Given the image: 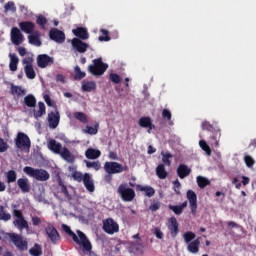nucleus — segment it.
<instances>
[{"mask_svg":"<svg viewBox=\"0 0 256 256\" xmlns=\"http://www.w3.org/2000/svg\"><path fill=\"white\" fill-rule=\"evenodd\" d=\"M62 229L67 233V235H69V237L73 239L74 243L83 247V251L86 253H91V251H93L91 241H89L87 235L81 232V230H77V234H75V232L71 231V227L67 226V224H63Z\"/></svg>","mask_w":256,"mask_h":256,"instance_id":"obj_1","label":"nucleus"},{"mask_svg":"<svg viewBox=\"0 0 256 256\" xmlns=\"http://www.w3.org/2000/svg\"><path fill=\"white\" fill-rule=\"evenodd\" d=\"M23 172L28 175V177H32V179H36V181H49L51 175L45 169L33 168L31 166H26L23 168Z\"/></svg>","mask_w":256,"mask_h":256,"instance_id":"obj_2","label":"nucleus"},{"mask_svg":"<svg viewBox=\"0 0 256 256\" xmlns=\"http://www.w3.org/2000/svg\"><path fill=\"white\" fill-rule=\"evenodd\" d=\"M107 69H109V65L104 63L102 58H97L93 60V64L88 66V73L94 77H101Z\"/></svg>","mask_w":256,"mask_h":256,"instance_id":"obj_3","label":"nucleus"},{"mask_svg":"<svg viewBox=\"0 0 256 256\" xmlns=\"http://www.w3.org/2000/svg\"><path fill=\"white\" fill-rule=\"evenodd\" d=\"M104 171L112 175H117V173L129 171V166L123 165L118 162H105Z\"/></svg>","mask_w":256,"mask_h":256,"instance_id":"obj_4","label":"nucleus"},{"mask_svg":"<svg viewBox=\"0 0 256 256\" xmlns=\"http://www.w3.org/2000/svg\"><path fill=\"white\" fill-rule=\"evenodd\" d=\"M10 241L15 245L18 251H27L29 249V242L17 233H10Z\"/></svg>","mask_w":256,"mask_h":256,"instance_id":"obj_5","label":"nucleus"},{"mask_svg":"<svg viewBox=\"0 0 256 256\" xmlns=\"http://www.w3.org/2000/svg\"><path fill=\"white\" fill-rule=\"evenodd\" d=\"M202 131H209L210 133H213L211 136L212 141H214L215 147H219V139H221V131L215 129L214 126H212L209 121L202 122Z\"/></svg>","mask_w":256,"mask_h":256,"instance_id":"obj_6","label":"nucleus"},{"mask_svg":"<svg viewBox=\"0 0 256 256\" xmlns=\"http://www.w3.org/2000/svg\"><path fill=\"white\" fill-rule=\"evenodd\" d=\"M102 229L107 235H115V233H119V223L114 221L113 218H107L103 220Z\"/></svg>","mask_w":256,"mask_h":256,"instance_id":"obj_7","label":"nucleus"},{"mask_svg":"<svg viewBox=\"0 0 256 256\" xmlns=\"http://www.w3.org/2000/svg\"><path fill=\"white\" fill-rule=\"evenodd\" d=\"M118 193L122 201L131 202L135 199V190L133 188H127L125 184H121L118 187Z\"/></svg>","mask_w":256,"mask_h":256,"instance_id":"obj_8","label":"nucleus"},{"mask_svg":"<svg viewBox=\"0 0 256 256\" xmlns=\"http://www.w3.org/2000/svg\"><path fill=\"white\" fill-rule=\"evenodd\" d=\"M17 149H31V139L23 132H19L15 139Z\"/></svg>","mask_w":256,"mask_h":256,"instance_id":"obj_9","label":"nucleus"},{"mask_svg":"<svg viewBox=\"0 0 256 256\" xmlns=\"http://www.w3.org/2000/svg\"><path fill=\"white\" fill-rule=\"evenodd\" d=\"M36 61L40 69H46V67H50L55 63V58L47 54H40L37 56Z\"/></svg>","mask_w":256,"mask_h":256,"instance_id":"obj_10","label":"nucleus"},{"mask_svg":"<svg viewBox=\"0 0 256 256\" xmlns=\"http://www.w3.org/2000/svg\"><path fill=\"white\" fill-rule=\"evenodd\" d=\"M167 227L169 229L171 237L175 239L179 235V222L174 216L168 219Z\"/></svg>","mask_w":256,"mask_h":256,"instance_id":"obj_11","label":"nucleus"},{"mask_svg":"<svg viewBox=\"0 0 256 256\" xmlns=\"http://www.w3.org/2000/svg\"><path fill=\"white\" fill-rule=\"evenodd\" d=\"M10 37L13 45H21V43H23V39H25L21 30L17 27H13L11 29Z\"/></svg>","mask_w":256,"mask_h":256,"instance_id":"obj_12","label":"nucleus"},{"mask_svg":"<svg viewBox=\"0 0 256 256\" xmlns=\"http://www.w3.org/2000/svg\"><path fill=\"white\" fill-rule=\"evenodd\" d=\"M49 37L55 43H65V33L57 28H52L49 32Z\"/></svg>","mask_w":256,"mask_h":256,"instance_id":"obj_13","label":"nucleus"},{"mask_svg":"<svg viewBox=\"0 0 256 256\" xmlns=\"http://www.w3.org/2000/svg\"><path fill=\"white\" fill-rule=\"evenodd\" d=\"M186 197L190 203V209H191L192 215H196L197 214V194L193 190H188Z\"/></svg>","mask_w":256,"mask_h":256,"instance_id":"obj_14","label":"nucleus"},{"mask_svg":"<svg viewBox=\"0 0 256 256\" xmlns=\"http://www.w3.org/2000/svg\"><path fill=\"white\" fill-rule=\"evenodd\" d=\"M72 47L78 53H87V49H89V44L83 42V40H81L79 38H73L72 39Z\"/></svg>","mask_w":256,"mask_h":256,"instance_id":"obj_15","label":"nucleus"},{"mask_svg":"<svg viewBox=\"0 0 256 256\" xmlns=\"http://www.w3.org/2000/svg\"><path fill=\"white\" fill-rule=\"evenodd\" d=\"M31 59H24L23 64L24 66V71L27 79H35L37 77V73H35V69L33 68V64L31 63Z\"/></svg>","mask_w":256,"mask_h":256,"instance_id":"obj_16","label":"nucleus"},{"mask_svg":"<svg viewBox=\"0 0 256 256\" xmlns=\"http://www.w3.org/2000/svg\"><path fill=\"white\" fill-rule=\"evenodd\" d=\"M45 231L46 235H48V238L50 239V241H52V243H57V241H59V239L61 238V236H59V232L57 231V229L49 223Z\"/></svg>","mask_w":256,"mask_h":256,"instance_id":"obj_17","label":"nucleus"},{"mask_svg":"<svg viewBox=\"0 0 256 256\" xmlns=\"http://www.w3.org/2000/svg\"><path fill=\"white\" fill-rule=\"evenodd\" d=\"M61 119V116L58 112H50L48 114V123L50 129H57L59 127V121Z\"/></svg>","mask_w":256,"mask_h":256,"instance_id":"obj_18","label":"nucleus"},{"mask_svg":"<svg viewBox=\"0 0 256 256\" xmlns=\"http://www.w3.org/2000/svg\"><path fill=\"white\" fill-rule=\"evenodd\" d=\"M176 173L179 179H185L191 175V168H189V166L186 164H179L176 169Z\"/></svg>","mask_w":256,"mask_h":256,"instance_id":"obj_19","label":"nucleus"},{"mask_svg":"<svg viewBox=\"0 0 256 256\" xmlns=\"http://www.w3.org/2000/svg\"><path fill=\"white\" fill-rule=\"evenodd\" d=\"M19 27L23 33H26L27 35L33 34V31H35V23L31 21H23L19 23Z\"/></svg>","mask_w":256,"mask_h":256,"instance_id":"obj_20","label":"nucleus"},{"mask_svg":"<svg viewBox=\"0 0 256 256\" xmlns=\"http://www.w3.org/2000/svg\"><path fill=\"white\" fill-rule=\"evenodd\" d=\"M28 43L30 45H34V47H41V45H43L39 31H36L28 36Z\"/></svg>","mask_w":256,"mask_h":256,"instance_id":"obj_21","label":"nucleus"},{"mask_svg":"<svg viewBox=\"0 0 256 256\" xmlns=\"http://www.w3.org/2000/svg\"><path fill=\"white\" fill-rule=\"evenodd\" d=\"M73 35L81 39L82 41H87L89 39V32H87V28L84 27H77L76 29L72 30Z\"/></svg>","mask_w":256,"mask_h":256,"instance_id":"obj_22","label":"nucleus"},{"mask_svg":"<svg viewBox=\"0 0 256 256\" xmlns=\"http://www.w3.org/2000/svg\"><path fill=\"white\" fill-rule=\"evenodd\" d=\"M60 155L62 159H64V161H66L67 163H71L72 165L73 163H75V155H73V153L69 151V148L67 147L62 148Z\"/></svg>","mask_w":256,"mask_h":256,"instance_id":"obj_23","label":"nucleus"},{"mask_svg":"<svg viewBox=\"0 0 256 256\" xmlns=\"http://www.w3.org/2000/svg\"><path fill=\"white\" fill-rule=\"evenodd\" d=\"M17 185L22 193H29V191H31V185L29 184V179L27 178H19L17 180Z\"/></svg>","mask_w":256,"mask_h":256,"instance_id":"obj_24","label":"nucleus"},{"mask_svg":"<svg viewBox=\"0 0 256 256\" xmlns=\"http://www.w3.org/2000/svg\"><path fill=\"white\" fill-rule=\"evenodd\" d=\"M84 187L89 191V193H93L95 191V183L93 182V179L91 178V175L89 173L84 174V180H83Z\"/></svg>","mask_w":256,"mask_h":256,"instance_id":"obj_25","label":"nucleus"},{"mask_svg":"<svg viewBox=\"0 0 256 256\" xmlns=\"http://www.w3.org/2000/svg\"><path fill=\"white\" fill-rule=\"evenodd\" d=\"M199 245H201V237H198L197 239L188 243L187 251H189V253H193V254L199 253Z\"/></svg>","mask_w":256,"mask_h":256,"instance_id":"obj_26","label":"nucleus"},{"mask_svg":"<svg viewBox=\"0 0 256 256\" xmlns=\"http://www.w3.org/2000/svg\"><path fill=\"white\" fill-rule=\"evenodd\" d=\"M48 149H50V151H53V153L61 155V149H63V146L61 145V143L57 142V140L52 139L48 142Z\"/></svg>","mask_w":256,"mask_h":256,"instance_id":"obj_27","label":"nucleus"},{"mask_svg":"<svg viewBox=\"0 0 256 256\" xmlns=\"http://www.w3.org/2000/svg\"><path fill=\"white\" fill-rule=\"evenodd\" d=\"M85 157L86 159H92V160L99 159V157H101V151L95 148H88L85 151Z\"/></svg>","mask_w":256,"mask_h":256,"instance_id":"obj_28","label":"nucleus"},{"mask_svg":"<svg viewBox=\"0 0 256 256\" xmlns=\"http://www.w3.org/2000/svg\"><path fill=\"white\" fill-rule=\"evenodd\" d=\"M10 93L11 95H16L17 97H23L27 95V90L23 89L21 86H15L14 84H11Z\"/></svg>","mask_w":256,"mask_h":256,"instance_id":"obj_29","label":"nucleus"},{"mask_svg":"<svg viewBox=\"0 0 256 256\" xmlns=\"http://www.w3.org/2000/svg\"><path fill=\"white\" fill-rule=\"evenodd\" d=\"M24 105L30 109H33L37 106V98H35L33 94H28L24 97Z\"/></svg>","mask_w":256,"mask_h":256,"instance_id":"obj_30","label":"nucleus"},{"mask_svg":"<svg viewBox=\"0 0 256 256\" xmlns=\"http://www.w3.org/2000/svg\"><path fill=\"white\" fill-rule=\"evenodd\" d=\"M13 225L17 227L20 231H23V229H29V222H27L25 218L15 219L13 221Z\"/></svg>","mask_w":256,"mask_h":256,"instance_id":"obj_31","label":"nucleus"},{"mask_svg":"<svg viewBox=\"0 0 256 256\" xmlns=\"http://www.w3.org/2000/svg\"><path fill=\"white\" fill-rule=\"evenodd\" d=\"M156 175L159 179H167V176L169 175V173L165 169V164H159L156 167Z\"/></svg>","mask_w":256,"mask_h":256,"instance_id":"obj_32","label":"nucleus"},{"mask_svg":"<svg viewBox=\"0 0 256 256\" xmlns=\"http://www.w3.org/2000/svg\"><path fill=\"white\" fill-rule=\"evenodd\" d=\"M38 110H33V115L35 119H39L40 117H42L43 115H45L46 113V107H45V103L43 102H38Z\"/></svg>","mask_w":256,"mask_h":256,"instance_id":"obj_33","label":"nucleus"},{"mask_svg":"<svg viewBox=\"0 0 256 256\" xmlns=\"http://www.w3.org/2000/svg\"><path fill=\"white\" fill-rule=\"evenodd\" d=\"M9 57H10L9 69L10 71H16L17 65H19V57H17V54L15 53L10 54Z\"/></svg>","mask_w":256,"mask_h":256,"instance_id":"obj_34","label":"nucleus"},{"mask_svg":"<svg viewBox=\"0 0 256 256\" xmlns=\"http://www.w3.org/2000/svg\"><path fill=\"white\" fill-rule=\"evenodd\" d=\"M95 89H97V84L93 81L83 82L82 84V91L86 93H91V91H95Z\"/></svg>","mask_w":256,"mask_h":256,"instance_id":"obj_35","label":"nucleus"},{"mask_svg":"<svg viewBox=\"0 0 256 256\" xmlns=\"http://www.w3.org/2000/svg\"><path fill=\"white\" fill-rule=\"evenodd\" d=\"M138 191H144L146 193V197H153L155 195V189L151 186H141L137 185Z\"/></svg>","mask_w":256,"mask_h":256,"instance_id":"obj_36","label":"nucleus"},{"mask_svg":"<svg viewBox=\"0 0 256 256\" xmlns=\"http://www.w3.org/2000/svg\"><path fill=\"white\" fill-rule=\"evenodd\" d=\"M29 254L31 256H41L43 255V248H41L40 244L35 243L34 247L30 248Z\"/></svg>","mask_w":256,"mask_h":256,"instance_id":"obj_37","label":"nucleus"},{"mask_svg":"<svg viewBox=\"0 0 256 256\" xmlns=\"http://www.w3.org/2000/svg\"><path fill=\"white\" fill-rule=\"evenodd\" d=\"M84 133H87V135H97L99 133V123L96 122L94 126L87 125Z\"/></svg>","mask_w":256,"mask_h":256,"instance_id":"obj_38","label":"nucleus"},{"mask_svg":"<svg viewBox=\"0 0 256 256\" xmlns=\"http://www.w3.org/2000/svg\"><path fill=\"white\" fill-rule=\"evenodd\" d=\"M74 117L75 119H77V121H80V123H83L84 125H87V123H89V118L87 117V114L83 112H75Z\"/></svg>","mask_w":256,"mask_h":256,"instance_id":"obj_39","label":"nucleus"},{"mask_svg":"<svg viewBox=\"0 0 256 256\" xmlns=\"http://www.w3.org/2000/svg\"><path fill=\"white\" fill-rule=\"evenodd\" d=\"M197 181V185L198 187H200V189H205V187H207V185H211V182L209 181V179L203 177V176H198L196 178Z\"/></svg>","mask_w":256,"mask_h":256,"instance_id":"obj_40","label":"nucleus"},{"mask_svg":"<svg viewBox=\"0 0 256 256\" xmlns=\"http://www.w3.org/2000/svg\"><path fill=\"white\" fill-rule=\"evenodd\" d=\"M7 183H15L17 181V172L15 170H9L6 173Z\"/></svg>","mask_w":256,"mask_h":256,"instance_id":"obj_41","label":"nucleus"},{"mask_svg":"<svg viewBox=\"0 0 256 256\" xmlns=\"http://www.w3.org/2000/svg\"><path fill=\"white\" fill-rule=\"evenodd\" d=\"M195 237H197V235L191 231L185 232L183 234V239H184L185 243H187V244L192 243V241H194Z\"/></svg>","mask_w":256,"mask_h":256,"instance_id":"obj_42","label":"nucleus"},{"mask_svg":"<svg viewBox=\"0 0 256 256\" xmlns=\"http://www.w3.org/2000/svg\"><path fill=\"white\" fill-rule=\"evenodd\" d=\"M74 72H75L74 79H76V81H80V79H85V77L87 76L85 72L81 71V68L79 66H76L74 68Z\"/></svg>","mask_w":256,"mask_h":256,"instance_id":"obj_43","label":"nucleus"},{"mask_svg":"<svg viewBox=\"0 0 256 256\" xmlns=\"http://www.w3.org/2000/svg\"><path fill=\"white\" fill-rule=\"evenodd\" d=\"M139 125H140V127L147 129L149 127V125H151V117H149V116L141 117L139 119Z\"/></svg>","mask_w":256,"mask_h":256,"instance_id":"obj_44","label":"nucleus"},{"mask_svg":"<svg viewBox=\"0 0 256 256\" xmlns=\"http://www.w3.org/2000/svg\"><path fill=\"white\" fill-rule=\"evenodd\" d=\"M85 163L88 169H95L96 171H99V169H101V162L99 161H85Z\"/></svg>","mask_w":256,"mask_h":256,"instance_id":"obj_45","label":"nucleus"},{"mask_svg":"<svg viewBox=\"0 0 256 256\" xmlns=\"http://www.w3.org/2000/svg\"><path fill=\"white\" fill-rule=\"evenodd\" d=\"M36 23L41 27V29H45V25H47V18L40 14L36 18Z\"/></svg>","mask_w":256,"mask_h":256,"instance_id":"obj_46","label":"nucleus"},{"mask_svg":"<svg viewBox=\"0 0 256 256\" xmlns=\"http://www.w3.org/2000/svg\"><path fill=\"white\" fill-rule=\"evenodd\" d=\"M199 145H200L201 149L203 151H205L206 155H208V157H210V155H211V147H209L207 142L205 140H200L199 141Z\"/></svg>","mask_w":256,"mask_h":256,"instance_id":"obj_47","label":"nucleus"},{"mask_svg":"<svg viewBox=\"0 0 256 256\" xmlns=\"http://www.w3.org/2000/svg\"><path fill=\"white\" fill-rule=\"evenodd\" d=\"M162 155V161L163 163H165V165H167L168 167H171V158L173 157V155H171V153H166L165 152H161Z\"/></svg>","mask_w":256,"mask_h":256,"instance_id":"obj_48","label":"nucleus"},{"mask_svg":"<svg viewBox=\"0 0 256 256\" xmlns=\"http://www.w3.org/2000/svg\"><path fill=\"white\" fill-rule=\"evenodd\" d=\"M131 249L136 255H143L144 253L143 246L141 244H134L131 246Z\"/></svg>","mask_w":256,"mask_h":256,"instance_id":"obj_49","label":"nucleus"},{"mask_svg":"<svg viewBox=\"0 0 256 256\" xmlns=\"http://www.w3.org/2000/svg\"><path fill=\"white\" fill-rule=\"evenodd\" d=\"M109 79L115 85H119V83H121V76L119 74H117V73H111L109 75Z\"/></svg>","mask_w":256,"mask_h":256,"instance_id":"obj_50","label":"nucleus"},{"mask_svg":"<svg viewBox=\"0 0 256 256\" xmlns=\"http://www.w3.org/2000/svg\"><path fill=\"white\" fill-rule=\"evenodd\" d=\"M72 177L74 181H77L78 183H81L85 179V175H83V173L79 171H75L74 173H72Z\"/></svg>","mask_w":256,"mask_h":256,"instance_id":"obj_51","label":"nucleus"},{"mask_svg":"<svg viewBox=\"0 0 256 256\" xmlns=\"http://www.w3.org/2000/svg\"><path fill=\"white\" fill-rule=\"evenodd\" d=\"M0 219L2 221H9V219H11V214L5 212L3 206L0 207Z\"/></svg>","mask_w":256,"mask_h":256,"instance_id":"obj_52","label":"nucleus"},{"mask_svg":"<svg viewBox=\"0 0 256 256\" xmlns=\"http://www.w3.org/2000/svg\"><path fill=\"white\" fill-rule=\"evenodd\" d=\"M244 162L246 166L249 167L250 169L251 167H253V165H255V159H253V157H251L250 155L244 156Z\"/></svg>","mask_w":256,"mask_h":256,"instance_id":"obj_53","label":"nucleus"},{"mask_svg":"<svg viewBox=\"0 0 256 256\" xmlns=\"http://www.w3.org/2000/svg\"><path fill=\"white\" fill-rule=\"evenodd\" d=\"M149 209L152 211V213H155V211H159V209H161V202L154 200L150 204Z\"/></svg>","mask_w":256,"mask_h":256,"instance_id":"obj_54","label":"nucleus"},{"mask_svg":"<svg viewBox=\"0 0 256 256\" xmlns=\"http://www.w3.org/2000/svg\"><path fill=\"white\" fill-rule=\"evenodd\" d=\"M101 33L104 36H99L98 38L99 41H111V37H109V31L102 29Z\"/></svg>","mask_w":256,"mask_h":256,"instance_id":"obj_55","label":"nucleus"},{"mask_svg":"<svg viewBox=\"0 0 256 256\" xmlns=\"http://www.w3.org/2000/svg\"><path fill=\"white\" fill-rule=\"evenodd\" d=\"M173 186L176 195H181V182H179V179L173 181Z\"/></svg>","mask_w":256,"mask_h":256,"instance_id":"obj_56","label":"nucleus"},{"mask_svg":"<svg viewBox=\"0 0 256 256\" xmlns=\"http://www.w3.org/2000/svg\"><path fill=\"white\" fill-rule=\"evenodd\" d=\"M169 209L171 211H173V213H175V215H181V213H183V210H182V208H180L179 205H175V206L169 205Z\"/></svg>","mask_w":256,"mask_h":256,"instance_id":"obj_57","label":"nucleus"},{"mask_svg":"<svg viewBox=\"0 0 256 256\" xmlns=\"http://www.w3.org/2000/svg\"><path fill=\"white\" fill-rule=\"evenodd\" d=\"M31 221H32V225L34 227H39V225H41V223H43V220L41 218H39L38 216H32Z\"/></svg>","mask_w":256,"mask_h":256,"instance_id":"obj_58","label":"nucleus"},{"mask_svg":"<svg viewBox=\"0 0 256 256\" xmlns=\"http://www.w3.org/2000/svg\"><path fill=\"white\" fill-rule=\"evenodd\" d=\"M7 149H9V146L7 145L5 140H3V138H0V153H5Z\"/></svg>","mask_w":256,"mask_h":256,"instance_id":"obj_59","label":"nucleus"},{"mask_svg":"<svg viewBox=\"0 0 256 256\" xmlns=\"http://www.w3.org/2000/svg\"><path fill=\"white\" fill-rule=\"evenodd\" d=\"M162 117L163 119H167V121H171V111H169L168 109H163L162 111Z\"/></svg>","mask_w":256,"mask_h":256,"instance_id":"obj_60","label":"nucleus"},{"mask_svg":"<svg viewBox=\"0 0 256 256\" xmlns=\"http://www.w3.org/2000/svg\"><path fill=\"white\" fill-rule=\"evenodd\" d=\"M5 9H6V11H17V8L15 7V3L14 2H8L5 5Z\"/></svg>","mask_w":256,"mask_h":256,"instance_id":"obj_61","label":"nucleus"},{"mask_svg":"<svg viewBox=\"0 0 256 256\" xmlns=\"http://www.w3.org/2000/svg\"><path fill=\"white\" fill-rule=\"evenodd\" d=\"M154 235L157 237V239H163V237H165V235L163 234V231H161L160 228L154 229Z\"/></svg>","mask_w":256,"mask_h":256,"instance_id":"obj_62","label":"nucleus"},{"mask_svg":"<svg viewBox=\"0 0 256 256\" xmlns=\"http://www.w3.org/2000/svg\"><path fill=\"white\" fill-rule=\"evenodd\" d=\"M13 216L16 217L17 219H24L25 218L23 216V212H21V210H17V209L13 210Z\"/></svg>","mask_w":256,"mask_h":256,"instance_id":"obj_63","label":"nucleus"},{"mask_svg":"<svg viewBox=\"0 0 256 256\" xmlns=\"http://www.w3.org/2000/svg\"><path fill=\"white\" fill-rule=\"evenodd\" d=\"M232 183L235 185L236 189H241V181H239V178H233Z\"/></svg>","mask_w":256,"mask_h":256,"instance_id":"obj_64","label":"nucleus"}]
</instances>
